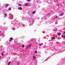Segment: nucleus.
Returning a JSON list of instances; mask_svg holds the SVG:
<instances>
[{
  "label": "nucleus",
  "mask_w": 65,
  "mask_h": 65,
  "mask_svg": "<svg viewBox=\"0 0 65 65\" xmlns=\"http://www.w3.org/2000/svg\"><path fill=\"white\" fill-rule=\"evenodd\" d=\"M12 30H15V28H13L12 29Z\"/></svg>",
  "instance_id": "nucleus-22"
},
{
  "label": "nucleus",
  "mask_w": 65,
  "mask_h": 65,
  "mask_svg": "<svg viewBox=\"0 0 65 65\" xmlns=\"http://www.w3.org/2000/svg\"><path fill=\"white\" fill-rule=\"evenodd\" d=\"M4 30H7V29L6 27L4 26V27H0V33L1 34V35H0V37L2 36L3 37H4L5 36V35L4 34L3 32H3V31Z\"/></svg>",
  "instance_id": "nucleus-1"
},
{
  "label": "nucleus",
  "mask_w": 65,
  "mask_h": 65,
  "mask_svg": "<svg viewBox=\"0 0 65 65\" xmlns=\"http://www.w3.org/2000/svg\"><path fill=\"white\" fill-rule=\"evenodd\" d=\"M11 63V61H10L8 63V65H10V64Z\"/></svg>",
  "instance_id": "nucleus-14"
},
{
  "label": "nucleus",
  "mask_w": 65,
  "mask_h": 65,
  "mask_svg": "<svg viewBox=\"0 0 65 65\" xmlns=\"http://www.w3.org/2000/svg\"><path fill=\"white\" fill-rule=\"evenodd\" d=\"M31 47V44H30L26 48V49H27L28 47Z\"/></svg>",
  "instance_id": "nucleus-9"
},
{
  "label": "nucleus",
  "mask_w": 65,
  "mask_h": 65,
  "mask_svg": "<svg viewBox=\"0 0 65 65\" xmlns=\"http://www.w3.org/2000/svg\"><path fill=\"white\" fill-rule=\"evenodd\" d=\"M19 28V27H17V28Z\"/></svg>",
  "instance_id": "nucleus-43"
},
{
  "label": "nucleus",
  "mask_w": 65,
  "mask_h": 65,
  "mask_svg": "<svg viewBox=\"0 0 65 65\" xmlns=\"http://www.w3.org/2000/svg\"><path fill=\"white\" fill-rule=\"evenodd\" d=\"M38 19H39V18H38Z\"/></svg>",
  "instance_id": "nucleus-48"
},
{
  "label": "nucleus",
  "mask_w": 65,
  "mask_h": 65,
  "mask_svg": "<svg viewBox=\"0 0 65 65\" xmlns=\"http://www.w3.org/2000/svg\"><path fill=\"white\" fill-rule=\"evenodd\" d=\"M52 39H55V38H54V37H53L52 38Z\"/></svg>",
  "instance_id": "nucleus-27"
},
{
  "label": "nucleus",
  "mask_w": 65,
  "mask_h": 65,
  "mask_svg": "<svg viewBox=\"0 0 65 65\" xmlns=\"http://www.w3.org/2000/svg\"><path fill=\"white\" fill-rule=\"evenodd\" d=\"M18 8L19 10H22V8L21 7H19Z\"/></svg>",
  "instance_id": "nucleus-6"
},
{
  "label": "nucleus",
  "mask_w": 65,
  "mask_h": 65,
  "mask_svg": "<svg viewBox=\"0 0 65 65\" xmlns=\"http://www.w3.org/2000/svg\"><path fill=\"white\" fill-rule=\"evenodd\" d=\"M27 1L28 2H31V0H27Z\"/></svg>",
  "instance_id": "nucleus-16"
},
{
  "label": "nucleus",
  "mask_w": 65,
  "mask_h": 65,
  "mask_svg": "<svg viewBox=\"0 0 65 65\" xmlns=\"http://www.w3.org/2000/svg\"><path fill=\"white\" fill-rule=\"evenodd\" d=\"M22 47L23 48L24 47V45H22Z\"/></svg>",
  "instance_id": "nucleus-30"
},
{
  "label": "nucleus",
  "mask_w": 65,
  "mask_h": 65,
  "mask_svg": "<svg viewBox=\"0 0 65 65\" xmlns=\"http://www.w3.org/2000/svg\"><path fill=\"white\" fill-rule=\"evenodd\" d=\"M33 20H32V18H31L29 19V23H30V24L29 25V26H32V24L33 23Z\"/></svg>",
  "instance_id": "nucleus-2"
},
{
  "label": "nucleus",
  "mask_w": 65,
  "mask_h": 65,
  "mask_svg": "<svg viewBox=\"0 0 65 65\" xmlns=\"http://www.w3.org/2000/svg\"><path fill=\"white\" fill-rule=\"evenodd\" d=\"M24 19V20H25V18H23V19Z\"/></svg>",
  "instance_id": "nucleus-35"
},
{
  "label": "nucleus",
  "mask_w": 65,
  "mask_h": 65,
  "mask_svg": "<svg viewBox=\"0 0 65 65\" xmlns=\"http://www.w3.org/2000/svg\"><path fill=\"white\" fill-rule=\"evenodd\" d=\"M48 47V48H50V47Z\"/></svg>",
  "instance_id": "nucleus-46"
},
{
  "label": "nucleus",
  "mask_w": 65,
  "mask_h": 65,
  "mask_svg": "<svg viewBox=\"0 0 65 65\" xmlns=\"http://www.w3.org/2000/svg\"><path fill=\"white\" fill-rule=\"evenodd\" d=\"M28 5L27 4H25V6H28Z\"/></svg>",
  "instance_id": "nucleus-24"
},
{
  "label": "nucleus",
  "mask_w": 65,
  "mask_h": 65,
  "mask_svg": "<svg viewBox=\"0 0 65 65\" xmlns=\"http://www.w3.org/2000/svg\"><path fill=\"white\" fill-rule=\"evenodd\" d=\"M0 41H1V40H0Z\"/></svg>",
  "instance_id": "nucleus-51"
},
{
  "label": "nucleus",
  "mask_w": 65,
  "mask_h": 65,
  "mask_svg": "<svg viewBox=\"0 0 65 65\" xmlns=\"http://www.w3.org/2000/svg\"><path fill=\"white\" fill-rule=\"evenodd\" d=\"M57 5L58 6L59 5V4H57Z\"/></svg>",
  "instance_id": "nucleus-34"
},
{
  "label": "nucleus",
  "mask_w": 65,
  "mask_h": 65,
  "mask_svg": "<svg viewBox=\"0 0 65 65\" xmlns=\"http://www.w3.org/2000/svg\"><path fill=\"white\" fill-rule=\"evenodd\" d=\"M9 41L10 42H11V40H9Z\"/></svg>",
  "instance_id": "nucleus-33"
},
{
  "label": "nucleus",
  "mask_w": 65,
  "mask_h": 65,
  "mask_svg": "<svg viewBox=\"0 0 65 65\" xmlns=\"http://www.w3.org/2000/svg\"><path fill=\"white\" fill-rule=\"evenodd\" d=\"M13 0V1H14V0Z\"/></svg>",
  "instance_id": "nucleus-50"
},
{
  "label": "nucleus",
  "mask_w": 65,
  "mask_h": 65,
  "mask_svg": "<svg viewBox=\"0 0 65 65\" xmlns=\"http://www.w3.org/2000/svg\"><path fill=\"white\" fill-rule=\"evenodd\" d=\"M41 45V44H40L39 45Z\"/></svg>",
  "instance_id": "nucleus-37"
},
{
  "label": "nucleus",
  "mask_w": 65,
  "mask_h": 65,
  "mask_svg": "<svg viewBox=\"0 0 65 65\" xmlns=\"http://www.w3.org/2000/svg\"><path fill=\"white\" fill-rule=\"evenodd\" d=\"M55 24H58V22H56L55 23Z\"/></svg>",
  "instance_id": "nucleus-31"
},
{
  "label": "nucleus",
  "mask_w": 65,
  "mask_h": 65,
  "mask_svg": "<svg viewBox=\"0 0 65 65\" xmlns=\"http://www.w3.org/2000/svg\"><path fill=\"white\" fill-rule=\"evenodd\" d=\"M43 47H44V46H43Z\"/></svg>",
  "instance_id": "nucleus-47"
},
{
  "label": "nucleus",
  "mask_w": 65,
  "mask_h": 65,
  "mask_svg": "<svg viewBox=\"0 0 65 65\" xmlns=\"http://www.w3.org/2000/svg\"><path fill=\"white\" fill-rule=\"evenodd\" d=\"M6 44L7 45L8 44H9V42L8 41L6 43Z\"/></svg>",
  "instance_id": "nucleus-10"
},
{
  "label": "nucleus",
  "mask_w": 65,
  "mask_h": 65,
  "mask_svg": "<svg viewBox=\"0 0 65 65\" xmlns=\"http://www.w3.org/2000/svg\"><path fill=\"white\" fill-rule=\"evenodd\" d=\"M2 55V56H3V53H2L1 54Z\"/></svg>",
  "instance_id": "nucleus-32"
},
{
  "label": "nucleus",
  "mask_w": 65,
  "mask_h": 65,
  "mask_svg": "<svg viewBox=\"0 0 65 65\" xmlns=\"http://www.w3.org/2000/svg\"><path fill=\"white\" fill-rule=\"evenodd\" d=\"M9 19H11V20H12L13 19V16L12 14L11 13L9 14Z\"/></svg>",
  "instance_id": "nucleus-3"
},
{
  "label": "nucleus",
  "mask_w": 65,
  "mask_h": 65,
  "mask_svg": "<svg viewBox=\"0 0 65 65\" xmlns=\"http://www.w3.org/2000/svg\"><path fill=\"white\" fill-rule=\"evenodd\" d=\"M1 58V56H0V58Z\"/></svg>",
  "instance_id": "nucleus-39"
},
{
  "label": "nucleus",
  "mask_w": 65,
  "mask_h": 65,
  "mask_svg": "<svg viewBox=\"0 0 65 65\" xmlns=\"http://www.w3.org/2000/svg\"><path fill=\"white\" fill-rule=\"evenodd\" d=\"M33 58L34 59H35V58H36V57H35V56H33Z\"/></svg>",
  "instance_id": "nucleus-28"
},
{
  "label": "nucleus",
  "mask_w": 65,
  "mask_h": 65,
  "mask_svg": "<svg viewBox=\"0 0 65 65\" xmlns=\"http://www.w3.org/2000/svg\"><path fill=\"white\" fill-rule=\"evenodd\" d=\"M63 37H65V35H64V36H63V35H62L61 36V37L62 38H63Z\"/></svg>",
  "instance_id": "nucleus-18"
},
{
  "label": "nucleus",
  "mask_w": 65,
  "mask_h": 65,
  "mask_svg": "<svg viewBox=\"0 0 65 65\" xmlns=\"http://www.w3.org/2000/svg\"><path fill=\"white\" fill-rule=\"evenodd\" d=\"M8 10H11V8H9Z\"/></svg>",
  "instance_id": "nucleus-19"
},
{
  "label": "nucleus",
  "mask_w": 65,
  "mask_h": 65,
  "mask_svg": "<svg viewBox=\"0 0 65 65\" xmlns=\"http://www.w3.org/2000/svg\"><path fill=\"white\" fill-rule=\"evenodd\" d=\"M9 4H6V6H5V7H7V6H9Z\"/></svg>",
  "instance_id": "nucleus-11"
},
{
  "label": "nucleus",
  "mask_w": 65,
  "mask_h": 65,
  "mask_svg": "<svg viewBox=\"0 0 65 65\" xmlns=\"http://www.w3.org/2000/svg\"><path fill=\"white\" fill-rule=\"evenodd\" d=\"M57 16H56L54 18V19H56V18H57Z\"/></svg>",
  "instance_id": "nucleus-29"
},
{
  "label": "nucleus",
  "mask_w": 65,
  "mask_h": 65,
  "mask_svg": "<svg viewBox=\"0 0 65 65\" xmlns=\"http://www.w3.org/2000/svg\"><path fill=\"white\" fill-rule=\"evenodd\" d=\"M10 40H12V39H13V38H10Z\"/></svg>",
  "instance_id": "nucleus-23"
},
{
  "label": "nucleus",
  "mask_w": 65,
  "mask_h": 65,
  "mask_svg": "<svg viewBox=\"0 0 65 65\" xmlns=\"http://www.w3.org/2000/svg\"><path fill=\"white\" fill-rule=\"evenodd\" d=\"M57 39H58V38H57Z\"/></svg>",
  "instance_id": "nucleus-45"
},
{
  "label": "nucleus",
  "mask_w": 65,
  "mask_h": 65,
  "mask_svg": "<svg viewBox=\"0 0 65 65\" xmlns=\"http://www.w3.org/2000/svg\"><path fill=\"white\" fill-rule=\"evenodd\" d=\"M25 19H27V18H26Z\"/></svg>",
  "instance_id": "nucleus-44"
},
{
  "label": "nucleus",
  "mask_w": 65,
  "mask_h": 65,
  "mask_svg": "<svg viewBox=\"0 0 65 65\" xmlns=\"http://www.w3.org/2000/svg\"><path fill=\"white\" fill-rule=\"evenodd\" d=\"M63 14H61L59 15V16H62V15H63Z\"/></svg>",
  "instance_id": "nucleus-17"
},
{
  "label": "nucleus",
  "mask_w": 65,
  "mask_h": 65,
  "mask_svg": "<svg viewBox=\"0 0 65 65\" xmlns=\"http://www.w3.org/2000/svg\"><path fill=\"white\" fill-rule=\"evenodd\" d=\"M51 56H53V55H52Z\"/></svg>",
  "instance_id": "nucleus-49"
},
{
  "label": "nucleus",
  "mask_w": 65,
  "mask_h": 65,
  "mask_svg": "<svg viewBox=\"0 0 65 65\" xmlns=\"http://www.w3.org/2000/svg\"><path fill=\"white\" fill-rule=\"evenodd\" d=\"M45 48H47V49L48 48H47V47H45Z\"/></svg>",
  "instance_id": "nucleus-41"
},
{
  "label": "nucleus",
  "mask_w": 65,
  "mask_h": 65,
  "mask_svg": "<svg viewBox=\"0 0 65 65\" xmlns=\"http://www.w3.org/2000/svg\"><path fill=\"white\" fill-rule=\"evenodd\" d=\"M37 3H41V2L39 0H38L37 1Z\"/></svg>",
  "instance_id": "nucleus-8"
},
{
  "label": "nucleus",
  "mask_w": 65,
  "mask_h": 65,
  "mask_svg": "<svg viewBox=\"0 0 65 65\" xmlns=\"http://www.w3.org/2000/svg\"><path fill=\"white\" fill-rule=\"evenodd\" d=\"M17 64L18 65H19V64H20V63H19V62H18L17 63Z\"/></svg>",
  "instance_id": "nucleus-25"
},
{
  "label": "nucleus",
  "mask_w": 65,
  "mask_h": 65,
  "mask_svg": "<svg viewBox=\"0 0 65 65\" xmlns=\"http://www.w3.org/2000/svg\"><path fill=\"white\" fill-rule=\"evenodd\" d=\"M50 13H48V15H47V17H49V15H50Z\"/></svg>",
  "instance_id": "nucleus-20"
},
{
  "label": "nucleus",
  "mask_w": 65,
  "mask_h": 65,
  "mask_svg": "<svg viewBox=\"0 0 65 65\" xmlns=\"http://www.w3.org/2000/svg\"><path fill=\"white\" fill-rule=\"evenodd\" d=\"M18 6H22V5L21 4H18Z\"/></svg>",
  "instance_id": "nucleus-15"
},
{
  "label": "nucleus",
  "mask_w": 65,
  "mask_h": 65,
  "mask_svg": "<svg viewBox=\"0 0 65 65\" xmlns=\"http://www.w3.org/2000/svg\"><path fill=\"white\" fill-rule=\"evenodd\" d=\"M49 59V57H48V58H47V59H46V60H47V59Z\"/></svg>",
  "instance_id": "nucleus-36"
},
{
  "label": "nucleus",
  "mask_w": 65,
  "mask_h": 65,
  "mask_svg": "<svg viewBox=\"0 0 65 65\" xmlns=\"http://www.w3.org/2000/svg\"><path fill=\"white\" fill-rule=\"evenodd\" d=\"M41 19H42V20H43V18H42Z\"/></svg>",
  "instance_id": "nucleus-40"
},
{
  "label": "nucleus",
  "mask_w": 65,
  "mask_h": 65,
  "mask_svg": "<svg viewBox=\"0 0 65 65\" xmlns=\"http://www.w3.org/2000/svg\"><path fill=\"white\" fill-rule=\"evenodd\" d=\"M34 53L35 54H37V52L36 51H35Z\"/></svg>",
  "instance_id": "nucleus-21"
},
{
  "label": "nucleus",
  "mask_w": 65,
  "mask_h": 65,
  "mask_svg": "<svg viewBox=\"0 0 65 65\" xmlns=\"http://www.w3.org/2000/svg\"><path fill=\"white\" fill-rule=\"evenodd\" d=\"M60 34H61V33H58L57 35H60Z\"/></svg>",
  "instance_id": "nucleus-26"
},
{
  "label": "nucleus",
  "mask_w": 65,
  "mask_h": 65,
  "mask_svg": "<svg viewBox=\"0 0 65 65\" xmlns=\"http://www.w3.org/2000/svg\"><path fill=\"white\" fill-rule=\"evenodd\" d=\"M41 44H42V45H43V43H41Z\"/></svg>",
  "instance_id": "nucleus-38"
},
{
  "label": "nucleus",
  "mask_w": 65,
  "mask_h": 65,
  "mask_svg": "<svg viewBox=\"0 0 65 65\" xmlns=\"http://www.w3.org/2000/svg\"><path fill=\"white\" fill-rule=\"evenodd\" d=\"M52 51H54V53H55V54H57L59 53V50H55V48L52 49Z\"/></svg>",
  "instance_id": "nucleus-4"
},
{
  "label": "nucleus",
  "mask_w": 65,
  "mask_h": 65,
  "mask_svg": "<svg viewBox=\"0 0 65 65\" xmlns=\"http://www.w3.org/2000/svg\"><path fill=\"white\" fill-rule=\"evenodd\" d=\"M18 25L19 27H24L25 25H23V24L22 23H19L18 24Z\"/></svg>",
  "instance_id": "nucleus-5"
},
{
  "label": "nucleus",
  "mask_w": 65,
  "mask_h": 65,
  "mask_svg": "<svg viewBox=\"0 0 65 65\" xmlns=\"http://www.w3.org/2000/svg\"><path fill=\"white\" fill-rule=\"evenodd\" d=\"M36 12L35 11H33L32 12V14H35V13Z\"/></svg>",
  "instance_id": "nucleus-13"
},
{
  "label": "nucleus",
  "mask_w": 65,
  "mask_h": 65,
  "mask_svg": "<svg viewBox=\"0 0 65 65\" xmlns=\"http://www.w3.org/2000/svg\"><path fill=\"white\" fill-rule=\"evenodd\" d=\"M6 16H7V14L5 13L4 14V17L5 18H6Z\"/></svg>",
  "instance_id": "nucleus-7"
},
{
  "label": "nucleus",
  "mask_w": 65,
  "mask_h": 65,
  "mask_svg": "<svg viewBox=\"0 0 65 65\" xmlns=\"http://www.w3.org/2000/svg\"><path fill=\"white\" fill-rule=\"evenodd\" d=\"M17 23H14V25L15 26H18V25H17Z\"/></svg>",
  "instance_id": "nucleus-12"
},
{
  "label": "nucleus",
  "mask_w": 65,
  "mask_h": 65,
  "mask_svg": "<svg viewBox=\"0 0 65 65\" xmlns=\"http://www.w3.org/2000/svg\"><path fill=\"white\" fill-rule=\"evenodd\" d=\"M64 34H65V31L64 32Z\"/></svg>",
  "instance_id": "nucleus-42"
}]
</instances>
